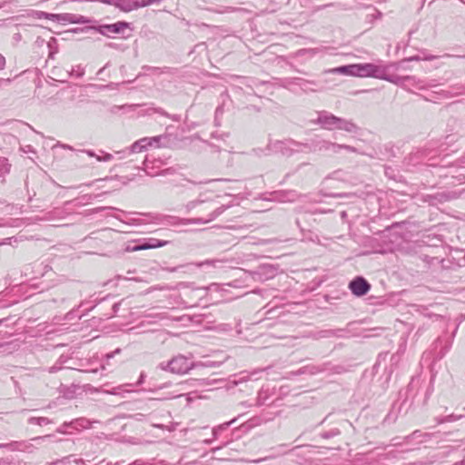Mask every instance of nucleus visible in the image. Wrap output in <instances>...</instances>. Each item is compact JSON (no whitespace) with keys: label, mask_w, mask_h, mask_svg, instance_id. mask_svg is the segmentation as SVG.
I'll return each instance as SVG.
<instances>
[{"label":"nucleus","mask_w":465,"mask_h":465,"mask_svg":"<svg viewBox=\"0 0 465 465\" xmlns=\"http://www.w3.org/2000/svg\"><path fill=\"white\" fill-rule=\"evenodd\" d=\"M0 465H10V463L5 460H0Z\"/></svg>","instance_id":"obj_49"},{"label":"nucleus","mask_w":465,"mask_h":465,"mask_svg":"<svg viewBox=\"0 0 465 465\" xmlns=\"http://www.w3.org/2000/svg\"><path fill=\"white\" fill-rule=\"evenodd\" d=\"M5 64H6V61H5V56L0 54V71L5 69Z\"/></svg>","instance_id":"obj_33"},{"label":"nucleus","mask_w":465,"mask_h":465,"mask_svg":"<svg viewBox=\"0 0 465 465\" xmlns=\"http://www.w3.org/2000/svg\"><path fill=\"white\" fill-rule=\"evenodd\" d=\"M11 165L5 157L0 156V177L9 173Z\"/></svg>","instance_id":"obj_22"},{"label":"nucleus","mask_w":465,"mask_h":465,"mask_svg":"<svg viewBox=\"0 0 465 465\" xmlns=\"http://www.w3.org/2000/svg\"><path fill=\"white\" fill-rule=\"evenodd\" d=\"M421 58L419 55L411 56L409 58L404 59L402 62L406 61H420Z\"/></svg>","instance_id":"obj_35"},{"label":"nucleus","mask_w":465,"mask_h":465,"mask_svg":"<svg viewBox=\"0 0 465 465\" xmlns=\"http://www.w3.org/2000/svg\"><path fill=\"white\" fill-rule=\"evenodd\" d=\"M161 136H154L153 138H142L132 144L129 148L130 153H139L148 146L153 145V143H158Z\"/></svg>","instance_id":"obj_12"},{"label":"nucleus","mask_w":465,"mask_h":465,"mask_svg":"<svg viewBox=\"0 0 465 465\" xmlns=\"http://www.w3.org/2000/svg\"><path fill=\"white\" fill-rule=\"evenodd\" d=\"M128 27L129 24L127 22L119 21L114 24L101 25L98 26H93L91 28L103 35L110 37L112 35L124 34V30Z\"/></svg>","instance_id":"obj_8"},{"label":"nucleus","mask_w":465,"mask_h":465,"mask_svg":"<svg viewBox=\"0 0 465 465\" xmlns=\"http://www.w3.org/2000/svg\"><path fill=\"white\" fill-rule=\"evenodd\" d=\"M435 57H436V56H434V55H430V56H426V57L424 58V60H429V61H430V60H433Z\"/></svg>","instance_id":"obj_45"},{"label":"nucleus","mask_w":465,"mask_h":465,"mask_svg":"<svg viewBox=\"0 0 465 465\" xmlns=\"http://www.w3.org/2000/svg\"><path fill=\"white\" fill-rule=\"evenodd\" d=\"M354 76L358 77H373L381 79L383 77L384 65L375 64L371 63L367 64H354Z\"/></svg>","instance_id":"obj_6"},{"label":"nucleus","mask_w":465,"mask_h":465,"mask_svg":"<svg viewBox=\"0 0 465 465\" xmlns=\"http://www.w3.org/2000/svg\"><path fill=\"white\" fill-rule=\"evenodd\" d=\"M104 67L100 69L99 72H98V74H102L104 72Z\"/></svg>","instance_id":"obj_50"},{"label":"nucleus","mask_w":465,"mask_h":465,"mask_svg":"<svg viewBox=\"0 0 465 465\" xmlns=\"http://www.w3.org/2000/svg\"><path fill=\"white\" fill-rule=\"evenodd\" d=\"M91 22H92V20L86 16L74 14L73 24L84 25V24H89Z\"/></svg>","instance_id":"obj_23"},{"label":"nucleus","mask_w":465,"mask_h":465,"mask_svg":"<svg viewBox=\"0 0 465 465\" xmlns=\"http://www.w3.org/2000/svg\"><path fill=\"white\" fill-rule=\"evenodd\" d=\"M84 74V71L78 74V76H82Z\"/></svg>","instance_id":"obj_52"},{"label":"nucleus","mask_w":465,"mask_h":465,"mask_svg":"<svg viewBox=\"0 0 465 465\" xmlns=\"http://www.w3.org/2000/svg\"><path fill=\"white\" fill-rule=\"evenodd\" d=\"M113 4L124 12L137 9L134 0H113Z\"/></svg>","instance_id":"obj_14"},{"label":"nucleus","mask_w":465,"mask_h":465,"mask_svg":"<svg viewBox=\"0 0 465 465\" xmlns=\"http://www.w3.org/2000/svg\"><path fill=\"white\" fill-rule=\"evenodd\" d=\"M371 284L362 276H357L349 283L351 293L357 297L365 295L371 290Z\"/></svg>","instance_id":"obj_9"},{"label":"nucleus","mask_w":465,"mask_h":465,"mask_svg":"<svg viewBox=\"0 0 465 465\" xmlns=\"http://www.w3.org/2000/svg\"><path fill=\"white\" fill-rule=\"evenodd\" d=\"M67 428H68V427H63V424H62V425H61V426L56 430V431H57L58 433L64 434V433H66V429H67Z\"/></svg>","instance_id":"obj_37"},{"label":"nucleus","mask_w":465,"mask_h":465,"mask_svg":"<svg viewBox=\"0 0 465 465\" xmlns=\"http://www.w3.org/2000/svg\"><path fill=\"white\" fill-rule=\"evenodd\" d=\"M391 66H393V64L384 65V71L382 73L383 77H381V80H385L397 85H402L406 81L414 79V76L411 75L400 76L397 74H388V70Z\"/></svg>","instance_id":"obj_11"},{"label":"nucleus","mask_w":465,"mask_h":465,"mask_svg":"<svg viewBox=\"0 0 465 465\" xmlns=\"http://www.w3.org/2000/svg\"><path fill=\"white\" fill-rule=\"evenodd\" d=\"M312 123L328 131L341 130L349 134H357L359 131L351 120L338 117L327 111L318 112V117Z\"/></svg>","instance_id":"obj_1"},{"label":"nucleus","mask_w":465,"mask_h":465,"mask_svg":"<svg viewBox=\"0 0 465 465\" xmlns=\"http://www.w3.org/2000/svg\"><path fill=\"white\" fill-rule=\"evenodd\" d=\"M166 270L168 272H176L178 270V267L167 268Z\"/></svg>","instance_id":"obj_44"},{"label":"nucleus","mask_w":465,"mask_h":465,"mask_svg":"<svg viewBox=\"0 0 465 465\" xmlns=\"http://www.w3.org/2000/svg\"><path fill=\"white\" fill-rule=\"evenodd\" d=\"M25 148H26V149H24V151H25V153H27V152H33V148H32V146H31V145H26V146H25Z\"/></svg>","instance_id":"obj_40"},{"label":"nucleus","mask_w":465,"mask_h":465,"mask_svg":"<svg viewBox=\"0 0 465 465\" xmlns=\"http://www.w3.org/2000/svg\"><path fill=\"white\" fill-rule=\"evenodd\" d=\"M462 417H463V415L450 414V415H448L440 420H438V423L453 422V421H456V420L461 419Z\"/></svg>","instance_id":"obj_24"},{"label":"nucleus","mask_w":465,"mask_h":465,"mask_svg":"<svg viewBox=\"0 0 465 465\" xmlns=\"http://www.w3.org/2000/svg\"><path fill=\"white\" fill-rule=\"evenodd\" d=\"M157 113L166 116V117L171 118L174 122H179L181 120L180 115H177V114L170 115L168 113L164 112L163 109H157Z\"/></svg>","instance_id":"obj_28"},{"label":"nucleus","mask_w":465,"mask_h":465,"mask_svg":"<svg viewBox=\"0 0 465 465\" xmlns=\"http://www.w3.org/2000/svg\"><path fill=\"white\" fill-rule=\"evenodd\" d=\"M162 0H156V3H160Z\"/></svg>","instance_id":"obj_54"},{"label":"nucleus","mask_w":465,"mask_h":465,"mask_svg":"<svg viewBox=\"0 0 465 465\" xmlns=\"http://www.w3.org/2000/svg\"><path fill=\"white\" fill-rule=\"evenodd\" d=\"M129 465H143V462L141 460H134V462L130 463Z\"/></svg>","instance_id":"obj_42"},{"label":"nucleus","mask_w":465,"mask_h":465,"mask_svg":"<svg viewBox=\"0 0 465 465\" xmlns=\"http://www.w3.org/2000/svg\"><path fill=\"white\" fill-rule=\"evenodd\" d=\"M230 205L222 204L220 206H216L213 209V211L207 214L206 218L199 217V218H177V217H169L168 223L170 224H206L209 223L215 219H217L220 215H222Z\"/></svg>","instance_id":"obj_3"},{"label":"nucleus","mask_w":465,"mask_h":465,"mask_svg":"<svg viewBox=\"0 0 465 465\" xmlns=\"http://www.w3.org/2000/svg\"><path fill=\"white\" fill-rule=\"evenodd\" d=\"M12 239L13 238L9 237V238L4 239L3 241H0V245L10 244Z\"/></svg>","instance_id":"obj_36"},{"label":"nucleus","mask_w":465,"mask_h":465,"mask_svg":"<svg viewBox=\"0 0 465 465\" xmlns=\"http://www.w3.org/2000/svg\"><path fill=\"white\" fill-rule=\"evenodd\" d=\"M194 364L189 358L179 354L174 356L172 360L167 362L160 363V368L164 371H169L176 374L187 373L190 370L194 368Z\"/></svg>","instance_id":"obj_5"},{"label":"nucleus","mask_w":465,"mask_h":465,"mask_svg":"<svg viewBox=\"0 0 465 465\" xmlns=\"http://www.w3.org/2000/svg\"><path fill=\"white\" fill-rule=\"evenodd\" d=\"M136 5V8L148 6L153 4H156V0H134Z\"/></svg>","instance_id":"obj_25"},{"label":"nucleus","mask_w":465,"mask_h":465,"mask_svg":"<svg viewBox=\"0 0 465 465\" xmlns=\"http://www.w3.org/2000/svg\"><path fill=\"white\" fill-rule=\"evenodd\" d=\"M152 163V162L149 160V158H148V157H146V158L144 159V161H143V165H144L143 169H144V171L146 172V173H147L148 175H151V176H154V175H163V176H167V175H174V174L176 173V169H175V168H173V167H170V168H166V169L162 170L161 172H159V173H156V174H153V173H150V172L148 171V169H149V163Z\"/></svg>","instance_id":"obj_13"},{"label":"nucleus","mask_w":465,"mask_h":465,"mask_svg":"<svg viewBox=\"0 0 465 465\" xmlns=\"http://www.w3.org/2000/svg\"><path fill=\"white\" fill-rule=\"evenodd\" d=\"M317 371H319V370L314 366H305V367L299 369L297 371L291 372V374H293V375L314 374Z\"/></svg>","instance_id":"obj_20"},{"label":"nucleus","mask_w":465,"mask_h":465,"mask_svg":"<svg viewBox=\"0 0 465 465\" xmlns=\"http://www.w3.org/2000/svg\"><path fill=\"white\" fill-rule=\"evenodd\" d=\"M74 14L64 13V14H54L51 15V20L54 22H58L63 25L65 24H73Z\"/></svg>","instance_id":"obj_17"},{"label":"nucleus","mask_w":465,"mask_h":465,"mask_svg":"<svg viewBox=\"0 0 465 465\" xmlns=\"http://www.w3.org/2000/svg\"><path fill=\"white\" fill-rule=\"evenodd\" d=\"M339 434H340V430L338 429H332L329 431L323 432L322 434V437L324 439H330V438L335 437Z\"/></svg>","instance_id":"obj_27"},{"label":"nucleus","mask_w":465,"mask_h":465,"mask_svg":"<svg viewBox=\"0 0 465 465\" xmlns=\"http://www.w3.org/2000/svg\"><path fill=\"white\" fill-rule=\"evenodd\" d=\"M222 448H223L222 446H221V447L213 448L211 451H212L213 453H214V452H216L217 450H221Z\"/></svg>","instance_id":"obj_47"},{"label":"nucleus","mask_w":465,"mask_h":465,"mask_svg":"<svg viewBox=\"0 0 465 465\" xmlns=\"http://www.w3.org/2000/svg\"><path fill=\"white\" fill-rule=\"evenodd\" d=\"M114 158L113 154L108 153H103V155L96 156V160L99 162H109Z\"/></svg>","instance_id":"obj_29"},{"label":"nucleus","mask_w":465,"mask_h":465,"mask_svg":"<svg viewBox=\"0 0 465 465\" xmlns=\"http://www.w3.org/2000/svg\"><path fill=\"white\" fill-rule=\"evenodd\" d=\"M28 422L30 424H36L39 426H43V425H47V424L52 423V420L45 417H31L28 420Z\"/></svg>","instance_id":"obj_21"},{"label":"nucleus","mask_w":465,"mask_h":465,"mask_svg":"<svg viewBox=\"0 0 465 465\" xmlns=\"http://www.w3.org/2000/svg\"><path fill=\"white\" fill-rule=\"evenodd\" d=\"M8 320H9V318H3V319H0V326H2L3 324H5Z\"/></svg>","instance_id":"obj_41"},{"label":"nucleus","mask_w":465,"mask_h":465,"mask_svg":"<svg viewBox=\"0 0 465 465\" xmlns=\"http://www.w3.org/2000/svg\"><path fill=\"white\" fill-rule=\"evenodd\" d=\"M214 262H215V261H213V260H206L203 263H204V264H213Z\"/></svg>","instance_id":"obj_43"},{"label":"nucleus","mask_w":465,"mask_h":465,"mask_svg":"<svg viewBox=\"0 0 465 465\" xmlns=\"http://www.w3.org/2000/svg\"><path fill=\"white\" fill-rule=\"evenodd\" d=\"M179 287L183 290V302L190 307L197 306L199 302L206 297L208 287H194L189 282H181Z\"/></svg>","instance_id":"obj_4"},{"label":"nucleus","mask_w":465,"mask_h":465,"mask_svg":"<svg viewBox=\"0 0 465 465\" xmlns=\"http://www.w3.org/2000/svg\"><path fill=\"white\" fill-rule=\"evenodd\" d=\"M292 146L302 147V143L296 142L292 139L285 141H270V143H268V150L272 153H282V155L286 156L292 155L294 151L300 152V150H293Z\"/></svg>","instance_id":"obj_7"},{"label":"nucleus","mask_w":465,"mask_h":465,"mask_svg":"<svg viewBox=\"0 0 465 465\" xmlns=\"http://www.w3.org/2000/svg\"><path fill=\"white\" fill-rule=\"evenodd\" d=\"M169 243L168 241L163 240H158L155 238H149L144 240L142 243L136 244L132 248V251L137 252L142 250H149V249H154L159 247H163Z\"/></svg>","instance_id":"obj_10"},{"label":"nucleus","mask_w":465,"mask_h":465,"mask_svg":"<svg viewBox=\"0 0 465 465\" xmlns=\"http://www.w3.org/2000/svg\"><path fill=\"white\" fill-rule=\"evenodd\" d=\"M62 146H63L64 148H65V149H68V150H72V151L74 150V148H73L72 146L67 145V144H63Z\"/></svg>","instance_id":"obj_46"},{"label":"nucleus","mask_w":465,"mask_h":465,"mask_svg":"<svg viewBox=\"0 0 465 465\" xmlns=\"http://www.w3.org/2000/svg\"><path fill=\"white\" fill-rule=\"evenodd\" d=\"M82 153H85L88 156L90 157H95L98 156L97 154H95V153L92 150H83L81 151Z\"/></svg>","instance_id":"obj_34"},{"label":"nucleus","mask_w":465,"mask_h":465,"mask_svg":"<svg viewBox=\"0 0 465 465\" xmlns=\"http://www.w3.org/2000/svg\"><path fill=\"white\" fill-rule=\"evenodd\" d=\"M236 420V418L232 419V420L230 421H227V422H224L223 424H220L219 426H216L213 429V439H217L218 438V435L221 433V431L226 430L229 426H231L232 424H233Z\"/></svg>","instance_id":"obj_19"},{"label":"nucleus","mask_w":465,"mask_h":465,"mask_svg":"<svg viewBox=\"0 0 465 465\" xmlns=\"http://www.w3.org/2000/svg\"><path fill=\"white\" fill-rule=\"evenodd\" d=\"M114 352L115 353H119L120 352V349H116Z\"/></svg>","instance_id":"obj_53"},{"label":"nucleus","mask_w":465,"mask_h":465,"mask_svg":"<svg viewBox=\"0 0 465 465\" xmlns=\"http://www.w3.org/2000/svg\"><path fill=\"white\" fill-rule=\"evenodd\" d=\"M90 420L85 418L75 419L72 421H65L63 423V427H72L73 429L78 430L79 427L86 429L90 427Z\"/></svg>","instance_id":"obj_15"},{"label":"nucleus","mask_w":465,"mask_h":465,"mask_svg":"<svg viewBox=\"0 0 465 465\" xmlns=\"http://www.w3.org/2000/svg\"><path fill=\"white\" fill-rule=\"evenodd\" d=\"M240 379L238 381H233V383L235 385L241 383V382H243V381H247L249 379H250V376L249 375H246L244 372H242L240 373Z\"/></svg>","instance_id":"obj_31"},{"label":"nucleus","mask_w":465,"mask_h":465,"mask_svg":"<svg viewBox=\"0 0 465 465\" xmlns=\"http://www.w3.org/2000/svg\"><path fill=\"white\" fill-rule=\"evenodd\" d=\"M60 368L56 366H53L49 369V372L54 373L56 372Z\"/></svg>","instance_id":"obj_38"},{"label":"nucleus","mask_w":465,"mask_h":465,"mask_svg":"<svg viewBox=\"0 0 465 465\" xmlns=\"http://www.w3.org/2000/svg\"><path fill=\"white\" fill-rule=\"evenodd\" d=\"M203 203H208V209L213 208V206L214 205V202L213 200L212 201H208L206 199H203L200 196V198H198L196 200H193V201L188 202L186 203V205H185V209H186L187 213H189L192 210H193L194 208H196L197 206H199L201 204H203Z\"/></svg>","instance_id":"obj_16"},{"label":"nucleus","mask_w":465,"mask_h":465,"mask_svg":"<svg viewBox=\"0 0 465 465\" xmlns=\"http://www.w3.org/2000/svg\"><path fill=\"white\" fill-rule=\"evenodd\" d=\"M71 456L64 457L61 460L54 461L51 465H64Z\"/></svg>","instance_id":"obj_32"},{"label":"nucleus","mask_w":465,"mask_h":465,"mask_svg":"<svg viewBox=\"0 0 465 465\" xmlns=\"http://www.w3.org/2000/svg\"><path fill=\"white\" fill-rule=\"evenodd\" d=\"M215 439H206L204 440L203 442L205 444V445H209L211 444Z\"/></svg>","instance_id":"obj_39"},{"label":"nucleus","mask_w":465,"mask_h":465,"mask_svg":"<svg viewBox=\"0 0 465 465\" xmlns=\"http://www.w3.org/2000/svg\"><path fill=\"white\" fill-rule=\"evenodd\" d=\"M51 15H54V14L45 13L43 11H34L33 13V16L36 19L45 18L51 20Z\"/></svg>","instance_id":"obj_26"},{"label":"nucleus","mask_w":465,"mask_h":465,"mask_svg":"<svg viewBox=\"0 0 465 465\" xmlns=\"http://www.w3.org/2000/svg\"><path fill=\"white\" fill-rule=\"evenodd\" d=\"M354 64H349V65H342L339 66L333 69H331L329 71H326V73H331V74H343L354 76Z\"/></svg>","instance_id":"obj_18"},{"label":"nucleus","mask_w":465,"mask_h":465,"mask_svg":"<svg viewBox=\"0 0 465 465\" xmlns=\"http://www.w3.org/2000/svg\"><path fill=\"white\" fill-rule=\"evenodd\" d=\"M143 377H144V375L142 373L141 376H140V379H139V381L137 382L138 384H141L143 382Z\"/></svg>","instance_id":"obj_48"},{"label":"nucleus","mask_w":465,"mask_h":465,"mask_svg":"<svg viewBox=\"0 0 465 465\" xmlns=\"http://www.w3.org/2000/svg\"><path fill=\"white\" fill-rule=\"evenodd\" d=\"M186 181L189 182V183H192L193 184H196L197 183L190 181V180H186Z\"/></svg>","instance_id":"obj_51"},{"label":"nucleus","mask_w":465,"mask_h":465,"mask_svg":"<svg viewBox=\"0 0 465 465\" xmlns=\"http://www.w3.org/2000/svg\"><path fill=\"white\" fill-rule=\"evenodd\" d=\"M52 437H53V435L48 434V435H45V436L35 437V438L32 439V440H34L37 443H41V442H45V440L51 439Z\"/></svg>","instance_id":"obj_30"},{"label":"nucleus","mask_w":465,"mask_h":465,"mask_svg":"<svg viewBox=\"0 0 465 465\" xmlns=\"http://www.w3.org/2000/svg\"><path fill=\"white\" fill-rule=\"evenodd\" d=\"M302 147L312 153H339L341 150H346L349 153H357V149L347 144H340L316 135L308 143H302Z\"/></svg>","instance_id":"obj_2"}]
</instances>
